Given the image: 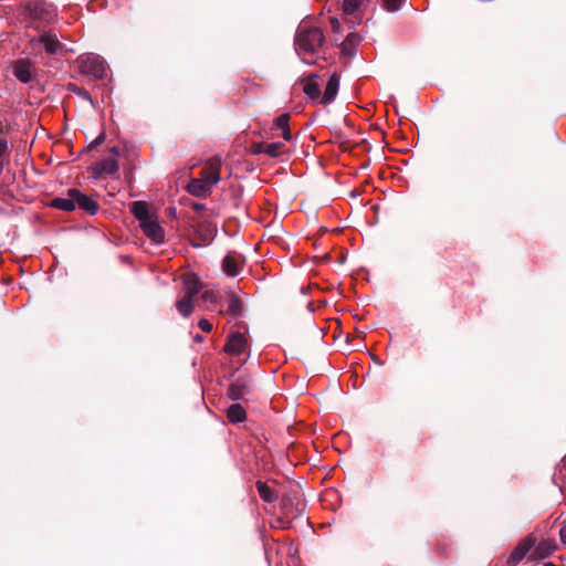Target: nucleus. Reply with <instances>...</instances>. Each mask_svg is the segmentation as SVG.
Returning <instances> with one entry per match:
<instances>
[{
	"instance_id": "obj_22",
	"label": "nucleus",
	"mask_w": 566,
	"mask_h": 566,
	"mask_svg": "<svg viewBox=\"0 0 566 566\" xmlns=\"http://www.w3.org/2000/svg\"><path fill=\"white\" fill-rule=\"evenodd\" d=\"M282 143L265 144L264 154L269 155L270 157H277L282 154Z\"/></svg>"
},
{
	"instance_id": "obj_11",
	"label": "nucleus",
	"mask_w": 566,
	"mask_h": 566,
	"mask_svg": "<svg viewBox=\"0 0 566 566\" xmlns=\"http://www.w3.org/2000/svg\"><path fill=\"white\" fill-rule=\"evenodd\" d=\"M533 543L531 539H524L521 542L516 548L511 553L510 557L507 558V564L510 565H516L518 564L524 556L530 552Z\"/></svg>"
},
{
	"instance_id": "obj_5",
	"label": "nucleus",
	"mask_w": 566,
	"mask_h": 566,
	"mask_svg": "<svg viewBox=\"0 0 566 566\" xmlns=\"http://www.w3.org/2000/svg\"><path fill=\"white\" fill-rule=\"evenodd\" d=\"M81 67L84 73L92 74L96 78H102L106 73L104 62L96 55L82 57Z\"/></svg>"
},
{
	"instance_id": "obj_9",
	"label": "nucleus",
	"mask_w": 566,
	"mask_h": 566,
	"mask_svg": "<svg viewBox=\"0 0 566 566\" xmlns=\"http://www.w3.org/2000/svg\"><path fill=\"white\" fill-rule=\"evenodd\" d=\"M33 73L34 67L29 60H20L13 66L14 76L23 83L30 82Z\"/></svg>"
},
{
	"instance_id": "obj_21",
	"label": "nucleus",
	"mask_w": 566,
	"mask_h": 566,
	"mask_svg": "<svg viewBox=\"0 0 566 566\" xmlns=\"http://www.w3.org/2000/svg\"><path fill=\"white\" fill-rule=\"evenodd\" d=\"M304 93L311 98H317L319 95V86L315 82L314 77H310L306 80L303 86Z\"/></svg>"
},
{
	"instance_id": "obj_6",
	"label": "nucleus",
	"mask_w": 566,
	"mask_h": 566,
	"mask_svg": "<svg viewBox=\"0 0 566 566\" xmlns=\"http://www.w3.org/2000/svg\"><path fill=\"white\" fill-rule=\"evenodd\" d=\"M112 151L115 154V156H111L107 158L102 159L101 161L96 163L94 166V170L97 174H108L114 175L117 172L119 166L117 163L116 157L118 156V150L116 147L112 149Z\"/></svg>"
},
{
	"instance_id": "obj_16",
	"label": "nucleus",
	"mask_w": 566,
	"mask_h": 566,
	"mask_svg": "<svg viewBox=\"0 0 566 566\" xmlns=\"http://www.w3.org/2000/svg\"><path fill=\"white\" fill-rule=\"evenodd\" d=\"M75 196H72V189L69 190L67 197L65 198H55L52 200V207L64 210L72 211L75 209L74 199Z\"/></svg>"
},
{
	"instance_id": "obj_7",
	"label": "nucleus",
	"mask_w": 566,
	"mask_h": 566,
	"mask_svg": "<svg viewBox=\"0 0 566 566\" xmlns=\"http://www.w3.org/2000/svg\"><path fill=\"white\" fill-rule=\"evenodd\" d=\"M72 196H75V208L78 207L91 214H95L98 210V203L91 197L82 193L77 189H72Z\"/></svg>"
},
{
	"instance_id": "obj_33",
	"label": "nucleus",
	"mask_w": 566,
	"mask_h": 566,
	"mask_svg": "<svg viewBox=\"0 0 566 566\" xmlns=\"http://www.w3.org/2000/svg\"><path fill=\"white\" fill-rule=\"evenodd\" d=\"M202 340H203V339H202V337H201L200 335H196V336H195V342H197V343H201Z\"/></svg>"
},
{
	"instance_id": "obj_17",
	"label": "nucleus",
	"mask_w": 566,
	"mask_h": 566,
	"mask_svg": "<svg viewBox=\"0 0 566 566\" xmlns=\"http://www.w3.org/2000/svg\"><path fill=\"white\" fill-rule=\"evenodd\" d=\"M222 269L228 275L235 276L240 272V262L237 258L229 254L223 259Z\"/></svg>"
},
{
	"instance_id": "obj_19",
	"label": "nucleus",
	"mask_w": 566,
	"mask_h": 566,
	"mask_svg": "<svg viewBox=\"0 0 566 566\" xmlns=\"http://www.w3.org/2000/svg\"><path fill=\"white\" fill-rule=\"evenodd\" d=\"M227 415L229 420L233 423L241 422L245 419V410L239 403L231 405L228 408Z\"/></svg>"
},
{
	"instance_id": "obj_3",
	"label": "nucleus",
	"mask_w": 566,
	"mask_h": 566,
	"mask_svg": "<svg viewBox=\"0 0 566 566\" xmlns=\"http://www.w3.org/2000/svg\"><path fill=\"white\" fill-rule=\"evenodd\" d=\"M218 182L219 178L216 175H213L209 181H205L201 178H196L188 184L187 190L195 197L203 198L211 192L212 187Z\"/></svg>"
},
{
	"instance_id": "obj_34",
	"label": "nucleus",
	"mask_w": 566,
	"mask_h": 566,
	"mask_svg": "<svg viewBox=\"0 0 566 566\" xmlns=\"http://www.w3.org/2000/svg\"><path fill=\"white\" fill-rule=\"evenodd\" d=\"M563 461H564V464L566 465V455L564 457Z\"/></svg>"
},
{
	"instance_id": "obj_18",
	"label": "nucleus",
	"mask_w": 566,
	"mask_h": 566,
	"mask_svg": "<svg viewBox=\"0 0 566 566\" xmlns=\"http://www.w3.org/2000/svg\"><path fill=\"white\" fill-rule=\"evenodd\" d=\"M256 489L263 501L272 503L277 499V493L262 481L256 482Z\"/></svg>"
},
{
	"instance_id": "obj_26",
	"label": "nucleus",
	"mask_w": 566,
	"mask_h": 566,
	"mask_svg": "<svg viewBox=\"0 0 566 566\" xmlns=\"http://www.w3.org/2000/svg\"><path fill=\"white\" fill-rule=\"evenodd\" d=\"M402 0H384V6L388 11H397L400 8Z\"/></svg>"
},
{
	"instance_id": "obj_1",
	"label": "nucleus",
	"mask_w": 566,
	"mask_h": 566,
	"mask_svg": "<svg viewBox=\"0 0 566 566\" xmlns=\"http://www.w3.org/2000/svg\"><path fill=\"white\" fill-rule=\"evenodd\" d=\"M324 43V34L316 27L301 24L296 31L294 44L296 53L304 62L311 63L307 55H315L319 52Z\"/></svg>"
},
{
	"instance_id": "obj_30",
	"label": "nucleus",
	"mask_w": 566,
	"mask_h": 566,
	"mask_svg": "<svg viewBox=\"0 0 566 566\" xmlns=\"http://www.w3.org/2000/svg\"><path fill=\"white\" fill-rule=\"evenodd\" d=\"M339 21L335 18H331V27H332V30L333 32H338L339 31Z\"/></svg>"
},
{
	"instance_id": "obj_31",
	"label": "nucleus",
	"mask_w": 566,
	"mask_h": 566,
	"mask_svg": "<svg viewBox=\"0 0 566 566\" xmlns=\"http://www.w3.org/2000/svg\"><path fill=\"white\" fill-rule=\"evenodd\" d=\"M560 539L566 544V524H564L559 531Z\"/></svg>"
},
{
	"instance_id": "obj_27",
	"label": "nucleus",
	"mask_w": 566,
	"mask_h": 566,
	"mask_svg": "<svg viewBox=\"0 0 566 566\" xmlns=\"http://www.w3.org/2000/svg\"><path fill=\"white\" fill-rule=\"evenodd\" d=\"M554 549V546H551L548 542H542L538 547H537V551H541V555L542 556H546L548 555Z\"/></svg>"
},
{
	"instance_id": "obj_15",
	"label": "nucleus",
	"mask_w": 566,
	"mask_h": 566,
	"mask_svg": "<svg viewBox=\"0 0 566 566\" xmlns=\"http://www.w3.org/2000/svg\"><path fill=\"white\" fill-rule=\"evenodd\" d=\"M290 115L287 113L281 114L275 118L273 128L282 132V137L285 140H291L292 134L289 127Z\"/></svg>"
},
{
	"instance_id": "obj_32",
	"label": "nucleus",
	"mask_w": 566,
	"mask_h": 566,
	"mask_svg": "<svg viewBox=\"0 0 566 566\" xmlns=\"http://www.w3.org/2000/svg\"><path fill=\"white\" fill-rule=\"evenodd\" d=\"M214 296H216V295H214V292H212V291H207V292H205V293H203V298H205L206 301L213 300V298H214Z\"/></svg>"
},
{
	"instance_id": "obj_8",
	"label": "nucleus",
	"mask_w": 566,
	"mask_h": 566,
	"mask_svg": "<svg viewBox=\"0 0 566 566\" xmlns=\"http://www.w3.org/2000/svg\"><path fill=\"white\" fill-rule=\"evenodd\" d=\"M245 347L247 339L244 335L241 333H234L229 337L224 346V352L230 355H240L244 352Z\"/></svg>"
},
{
	"instance_id": "obj_2",
	"label": "nucleus",
	"mask_w": 566,
	"mask_h": 566,
	"mask_svg": "<svg viewBox=\"0 0 566 566\" xmlns=\"http://www.w3.org/2000/svg\"><path fill=\"white\" fill-rule=\"evenodd\" d=\"M132 212L138 220L139 227L147 238H149L156 244L164 242V230L158 222L157 216L149 211L148 205L146 202L135 201L132 207Z\"/></svg>"
},
{
	"instance_id": "obj_25",
	"label": "nucleus",
	"mask_w": 566,
	"mask_h": 566,
	"mask_svg": "<svg viewBox=\"0 0 566 566\" xmlns=\"http://www.w3.org/2000/svg\"><path fill=\"white\" fill-rule=\"evenodd\" d=\"M359 42V36L356 33H349L346 36V40L343 42V50H346L347 46H355Z\"/></svg>"
},
{
	"instance_id": "obj_14",
	"label": "nucleus",
	"mask_w": 566,
	"mask_h": 566,
	"mask_svg": "<svg viewBox=\"0 0 566 566\" xmlns=\"http://www.w3.org/2000/svg\"><path fill=\"white\" fill-rule=\"evenodd\" d=\"M38 42L44 45V49L48 53L56 54L62 50V45L56 39L55 35L52 34H42Z\"/></svg>"
},
{
	"instance_id": "obj_29",
	"label": "nucleus",
	"mask_w": 566,
	"mask_h": 566,
	"mask_svg": "<svg viewBox=\"0 0 566 566\" xmlns=\"http://www.w3.org/2000/svg\"><path fill=\"white\" fill-rule=\"evenodd\" d=\"M264 147H265V143L256 144L253 147V153L254 154H264Z\"/></svg>"
},
{
	"instance_id": "obj_12",
	"label": "nucleus",
	"mask_w": 566,
	"mask_h": 566,
	"mask_svg": "<svg viewBox=\"0 0 566 566\" xmlns=\"http://www.w3.org/2000/svg\"><path fill=\"white\" fill-rule=\"evenodd\" d=\"M338 87H339V77L336 74H333L326 84L322 102L325 104L333 102L337 95Z\"/></svg>"
},
{
	"instance_id": "obj_23",
	"label": "nucleus",
	"mask_w": 566,
	"mask_h": 566,
	"mask_svg": "<svg viewBox=\"0 0 566 566\" xmlns=\"http://www.w3.org/2000/svg\"><path fill=\"white\" fill-rule=\"evenodd\" d=\"M363 0H344L343 11L345 14H353L361 4Z\"/></svg>"
},
{
	"instance_id": "obj_28",
	"label": "nucleus",
	"mask_w": 566,
	"mask_h": 566,
	"mask_svg": "<svg viewBox=\"0 0 566 566\" xmlns=\"http://www.w3.org/2000/svg\"><path fill=\"white\" fill-rule=\"evenodd\" d=\"M198 326L206 333H210L212 331V324L206 318L200 319Z\"/></svg>"
},
{
	"instance_id": "obj_13",
	"label": "nucleus",
	"mask_w": 566,
	"mask_h": 566,
	"mask_svg": "<svg viewBox=\"0 0 566 566\" xmlns=\"http://www.w3.org/2000/svg\"><path fill=\"white\" fill-rule=\"evenodd\" d=\"M220 167L221 160L219 158L210 159L202 169L200 178L205 181H209L211 177L216 175L220 179Z\"/></svg>"
},
{
	"instance_id": "obj_10",
	"label": "nucleus",
	"mask_w": 566,
	"mask_h": 566,
	"mask_svg": "<svg viewBox=\"0 0 566 566\" xmlns=\"http://www.w3.org/2000/svg\"><path fill=\"white\" fill-rule=\"evenodd\" d=\"M184 289L186 291V296L193 298L201 289V284L199 277L195 273H186L182 276Z\"/></svg>"
},
{
	"instance_id": "obj_20",
	"label": "nucleus",
	"mask_w": 566,
	"mask_h": 566,
	"mask_svg": "<svg viewBox=\"0 0 566 566\" xmlns=\"http://www.w3.org/2000/svg\"><path fill=\"white\" fill-rule=\"evenodd\" d=\"M176 306H177L178 312L182 316L188 317L192 313V308H193L192 298L185 296L176 303Z\"/></svg>"
},
{
	"instance_id": "obj_4",
	"label": "nucleus",
	"mask_w": 566,
	"mask_h": 566,
	"mask_svg": "<svg viewBox=\"0 0 566 566\" xmlns=\"http://www.w3.org/2000/svg\"><path fill=\"white\" fill-rule=\"evenodd\" d=\"M253 389L252 380L249 376L238 377L229 388V397L233 400H240Z\"/></svg>"
},
{
	"instance_id": "obj_24",
	"label": "nucleus",
	"mask_w": 566,
	"mask_h": 566,
	"mask_svg": "<svg viewBox=\"0 0 566 566\" xmlns=\"http://www.w3.org/2000/svg\"><path fill=\"white\" fill-rule=\"evenodd\" d=\"M228 312L232 315H239L241 312V301L234 295L229 298Z\"/></svg>"
}]
</instances>
